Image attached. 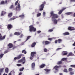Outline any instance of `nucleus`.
<instances>
[{"instance_id":"obj_1","label":"nucleus","mask_w":75,"mask_h":75,"mask_svg":"<svg viewBox=\"0 0 75 75\" xmlns=\"http://www.w3.org/2000/svg\"><path fill=\"white\" fill-rule=\"evenodd\" d=\"M60 66H58L57 65H56L55 66H54V68L53 69V72L54 73H57L58 71H59V70H58V68L60 67Z\"/></svg>"},{"instance_id":"obj_2","label":"nucleus","mask_w":75,"mask_h":75,"mask_svg":"<svg viewBox=\"0 0 75 75\" xmlns=\"http://www.w3.org/2000/svg\"><path fill=\"white\" fill-rule=\"evenodd\" d=\"M50 14L52 16H53L52 17V19H55V18H58V16L54 13V11H51V12Z\"/></svg>"},{"instance_id":"obj_3","label":"nucleus","mask_w":75,"mask_h":75,"mask_svg":"<svg viewBox=\"0 0 75 75\" xmlns=\"http://www.w3.org/2000/svg\"><path fill=\"white\" fill-rule=\"evenodd\" d=\"M29 31L30 32H31V31H34V32H35L36 31V28H34L33 27V25H30L29 26Z\"/></svg>"},{"instance_id":"obj_4","label":"nucleus","mask_w":75,"mask_h":75,"mask_svg":"<svg viewBox=\"0 0 75 75\" xmlns=\"http://www.w3.org/2000/svg\"><path fill=\"white\" fill-rule=\"evenodd\" d=\"M45 4V2H44L39 7L40 10V11H42L43 10L44 8V5Z\"/></svg>"},{"instance_id":"obj_5","label":"nucleus","mask_w":75,"mask_h":75,"mask_svg":"<svg viewBox=\"0 0 75 75\" xmlns=\"http://www.w3.org/2000/svg\"><path fill=\"white\" fill-rule=\"evenodd\" d=\"M25 57H24L21 59L18 60V62H23V64H25Z\"/></svg>"},{"instance_id":"obj_6","label":"nucleus","mask_w":75,"mask_h":75,"mask_svg":"<svg viewBox=\"0 0 75 75\" xmlns=\"http://www.w3.org/2000/svg\"><path fill=\"white\" fill-rule=\"evenodd\" d=\"M42 43L43 45H48V44H50V42L48 41H43L42 42Z\"/></svg>"},{"instance_id":"obj_7","label":"nucleus","mask_w":75,"mask_h":75,"mask_svg":"<svg viewBox=\"0 0 75 75\" xmlns=\"http://www.w3.org/2000/svg\"><path fill=\"white\" fill-rule=\"evenodd\" d=\"M68 30L70 31H74L75 30V29L74 27L70 26L68 28Z\"/></svg>"},{"instance_id":"obj_8","label":"nucleus","mask_w":75,"mask_h":75,"mask_svg":"<svg viewBox=\"0 0 75 75\" xmlns=\"http://www.w3.org/2000/svg\"><path fill=\"white\" fill-rule=\"evenodd\" d=\"M16 11H18L20 10V3H18V6L16 8Z\"/></svg>"},{"instance_id":"obj_9","label":"nucleus","mask_w":75,"mask_h":75,"mask_svg":"<svg viewBox=\"0 0 75 75\" xmlns=\"http://www.w3.org/2000/svg\"><path fill=\"white\" fill-rule=\"evenodd\" d=\"M5 38H6V35H4L2 37V35H1V34L0 33V41L1 40H4L5 39Z\"/></svg>"},{"instance_id":"obj_10","label":"nucleus","mask_w":75,"mask_h":75,"mask_svg":"<svg viewBox=\"0 0 75 75\" xmlns=\"http://www.w3.org/2000/svg\"><path fill=\"white\" fill-rule=\"evenodd\" d=\"M21 56H22V55L20 54L18 57H14V59L15 60H16V59H20L21 57Z\"/></svg>"},{"instance_id":"obj_11","label":"nucleus","mask_w":75,"mask_h":75,"mask_svg":"<svg viewBox=\"0 0 75 75\" xmlns=\"http://www.w3.org/2000/svg\"><path fill=\"white\" fill-rule=\"evenodd\" d=\"M62 55H66L68 54V52L66 51H64L62 52Z\"/></svg>"},{"instance_id":"obj_12","label":"nucleus","mask_w":75,"mask_h":75,"mask_svg":"<svg viewBox=\"0 0 75 75\" xmlns=\"http://www.w3.org/2000/svg\"><path fill=\"white\" fill-rule=\"evenodd\" d=\"M21 16H17L16 17V18H18L19 17H20ZM16 17L13 16V18H11L10 19V20H15L16 18Z\"/></svg>"},{"instance_id":"obj_13","label":"nucleus","mask_w":75,"mask_h":75,"mask_svg":"<svg viewBox=\"0 0 75 75\" xmlns=\"http://www.w3.org/2000/svg\"><path fill=\"white\" fill-rule=\"evenodd\" d=\"M35 67V63H33L31 64V68L33 70L34 69V68Z\"/></svg>"},{"instance_id":"obj_14","label":"nucleus","mask_w":75,"mask_h":75,"mask_svg":"<svg viewBox=\"0 0 75 75\" xmlns=\"http://www.w3.org/2000/svg\"><path fill=\"white\" fill-rule=\"evenodd\" d=\"M52 21H53V23H54V24H57V23H58V20L57 19H54L52 20Z\"/></svg>"},{"instance_id":"obj_15","label":"nucleus","mask_w":75,"mask_h":75,"mask_svg":"<svg viewBox=\"0 0 75 75\" xmlns=\"http://www.w3.org/2000/svg\"><path fill=\"white\" fill-rule=\"evenodd\" d=\"M4 69V68L0 69V75H1V73L3 72Z\"/></svg>"},{"instance_id":"obj_16","label":"nucleus","mask_w":75,"mask_h":75,"mask_svg":"<svg viewBox=\"0 0 75 75\" xmlns=\"http://www.w3.org/2000/svg\"><path fill=\"white\" fill-rule=\"evenodd\" d=\"M13 27V26L11 25H8L7 26V28L8 30H10Z\"/></svg>"},{"instance_id":"obj_17","label":"nucleus","mask_w":75,"mask_h":75,"mask_svg":"<svg viewBox=\"0 0 75 75\" xmlns=\"http://www.w3.org/2000/svg\"><path fill=\"white\" fill-rule=\"evenodd\" d=\"M6 12L4 11H2L1 14V16H3L4 14H6Z\"/></svg>"},{"instance_id":"obj_18","label":"nucleus","mask_w":75,"mask_h":75,"mask_svg":"<svg viewBox=\"0 0 75 75\" xmlns=\"http://www.w3.org/2000/svg\"><path fill=\"white\" fill-rule=\"evenodd\" d=\"M35 54H36V52H32L31 53V56L32 57H34V55H35Z\"/></svg>"},{"instance_id":"obj_19","label":"nucleus","mask_w":75,"mask_h":75,"mask_svg":"<svg viewBox=\"0 0 75 75\" xmlns=\"http://www.w3.org/2000/svg\"><path fill=\"white\" fill-rule=\"evenodd\" d=\"M74 13L73 12H67L65 13V14H66V15H70V14H73Z\"/></svg>"},{"instance_id":"obj_20","label":"nucleus","mask_w":75,"mask_h":75,"mask_svg":"<svg viewBox=\"0 0 75 75\" xmlns=\"http://www.w3.org/2000/svg\"><path fill=\"white\" fill-rule=\"evenodd\" d=\"M20 34H21V33L17 32H16L14 33V35H19Z\"/></svg>"},{"instance_id":"obj_21","label":"nucleus","mask_w":75,"mask_h":75,"mask_svg":"<svg viewBox=\"0 0 75 75\" xmlns=\"http://www.w3.org/2000/svg\"><path fill=\"white\" fill-rule=\"evenodd\" d=\"M44 70L46 71L47 74H48V73L49 72L51 71L50 69H44Z\"/></svg>"},{"instance_id":"obj_22","label":"nucleus","mask_w":75,"mask_h":75,"mask_svg":"<svg viewBox=\"0 0 75 75\" xmlns=\"http://www.w3.org/2000/svg\"><path fill=\"white\" fill-rule=\"evenodd\" d=\"M9 48H12L13 47V44L11 43H9L8 45Z\"/></svg>"},{"instance_id":"obj_23","label":"nucleus","mask_w":75,"mask_h":75,"mask_svg":"<svg viewBox=\"0 0 75 75\" xmlns=\"http://www.w3.org/2000/svg\"><path fill=\"white\" fill-rule=\"evenodd\" d=\"M12 15H13V13H9L8 14V17H11L12 16Z\"/></svg>"},{"instance_id":"obj_24","label":"nucleus","mask_w":75,"mask_h":75,"mask_svg":"<svg viewBox=\"0 0 75 75\" xmlns=\"http://www.w3.org/2000/svg\"><path fill=\"white\" fill-rule=\"evenodd\" d=\"M63 35H69V33L68 32H66L62 34Z\"/></svg>"},{"instance_id":"obj_25","label":"nucleus","mask_w":75,"mask_h":75,"mask_svg":"<svg viewBox=\"0 0 75 75\" xmlns=\"http://www.w3.org/2000/svg\"><path fill=\"white\" fill-rule=\"evenodd\" d=\"M36 44V43L34 42L32 44L31 47H34L35 46Z\"/></svg>"},{"instance_id":"obj_26","label":"nucleus","mask_w":75,"mask_h":75,"mask_svg":"<svg viewBox=\"0 0 75 75\" xmlns=\"http://www.w3.org/2000/svg\"><path fill=\"white\" fill-rule=\"evenodd\" d=\"M45 66V64H42L40 66V68H44V67Z\"/></svg>"},{"instance_id":"obj_27","label":"nucleus","mask_w":75,"mask_h":75,"mask_svg":"<svg viewBox=\"0 0 75 75\" xmlns=\"http://www.w3.org/2000/svg\"><path fill=\"white\" fill-rule=\"evenodd\" d=\"M31 37V36H28L26 40L25 41L26 42L28 41V40H29V39H30V38Z\"/></svg>"},{"instance_id":"obj_28","label":"nucleus","mask_w":75,"mask_h":75,"mask_svg":"<svg viewBox=\"0 0 75 75\" xmlns=\"http://www.w3.org/2000/svg\"><path fill=\"white\" fill-rule=\"evenodd\" d=\"M5 71L6 73H8V68H6Z\"/></svg>"},{"instance_id":"obj_29","label":"nucleus","mask_w":75,"mask_h":75,"mask_svg":"<svg viewBox=\"0 0 75 75\" xmlns=\"http://www.w3.org/2000/svg\"><path fill=\"white\" fill-rule=\"evenodd\" d=\"M58 43H61L62 42V39H59L58 40Z\"/></svg>"},{"instance_id":"obj_30","label":"nucleus","mask_w":75,"mask_h":75,"mask_svg":"<svg viewBox=\"0 0 75 75\" xmlns=\"http://www.w3.org/2000/svg\"><path fill=\"white\" fill-rule=\"evenodd\" d=\"M62 64V62L61 61H59L57 63V65H60Z\"/></svg>"},{"instance_id":"obj_31","label":"nucleus","mask_w":75,"mask_h":75,"mask_svg":"<svg viewBox=\"0 0 75 75\" xmlns=\"http://www.w3.org/2000/svg\"><path fill=\"white\" fill-rule=\"evenodd\" d=\"M72 52H70L68 55H67V57H69V56H71L72 55Z\"/></svg>"},{"instance_id":"obj_32","label":"nucleus","mask_w":75,"mask_h":75,"mask_svg":"<svg viewBox=\"0 0 75 75\" xmlns=\"http://www.w3.org/2000/svg\"><path fill=\"white\" fill-rule=\"evenodd\" d=\"M41 13H38L37 15V16L38 17L41 16Z\"/></svg>"},{"instance_id":"obj_33","label":"nucleus","mask_w":75,"mask_h":75,"mask_svg":"<svg viewBox=\"0 0 75 75\" xmlns=\"http://www.w3.org/2000/svg\"><path fill=\"white\" fill-rule=\"evenodd\" d=\"M67 58H63L61 59V61H65L66 60H67Z\"/></svg>"},{"instance_id":"obj_34","label":"nucleus","mask_w":75,"mask_h":75,"mask_svg":"<svg viewBox=\"0 0 75 75\" xmlns=\"http://www.w3.org/2000/svg\"><path fill=\"white\" fill-rule=\"evenodd\" d=\"M21 18H24V15H20Z\"/></svg>"},{"instance_id":"obj_35","label":"nucleus","mask_w":75,"mask_h":75,"mask_svg":"<svg viewBox=\"0 0 75 75\" xmlns=\"http://www.w3.org/2000/svg\"><path fill=\"white\" fill-rule=\"evenodd\" d=\"M64 72H66V73H68V71L66 69H64Z\"/></svg>"},{"instance_id":"obj_36","label":"nucleus","mask_w":75,"mask_h":75,"mask_svg":"<svg viewBox=\"0 0 75 75\" xmlns=\"http://www.w3.org/2000/svg\"><path fill=\"white\" fill-rule=\"evenodd\" d=\"M56 38H49L48 39V40H50V41H52V39H54Z\"/></svg>"},{"instance_id":"obj_37","label":"nucleus","mask_w":75,"mask_h":75,"mask_svg":"<svg viewBox=\"0 0 75 75\" xmlns=\"http://www.w3.org/2000/svg\"><path fill=\"white\" fill-rule=\"evenodd\" d=\"M5 3V2L4 1H2L1 3L0 4H4Z\"/></svg>"},{"instance_id":"obj_38","label":"nucleus","mask_w":75,"mask_h":75,"mask_svg":"<svg viewBox=\"0 0 75 75\" xmlns=\"http://www.w3.org/2000/svg\"><path fill=\"white\" fill-rule=\"evenodd\" d=\"M24 70V67L20 69L19 71H23Z\"/></svg>"},{"instance_id":"obj_39","label":"nucleus","mask_w":75,"mask_h":75,"mask_svg":"<svg viewBox=\"0 0 75 75\" xmlns=\"http://www.w3.org/2000/svg\"><path fill=\"white\" fill-rule=\"evenodd\" d=\"M62 12V10H61L60 11H59V12L58 14H61Z\"/></svg>"},{"instance_id":"obj_40","label":"nucleus","mask_w":75,"mask_h":75,"mask_svg":"<svg viewBox=\"0 0 75 75\" xmlns=\"http://www.w3.org/2000/svg\"><path fill=\"white\" fill-rule=\"evenodd\" d=\"M53 31V29H50L48 31V32H52Z\"/></svg>"},{"instance_id":"obj_41","label":"nucleus","mask_w":75,"mask_h":75,"mask_svg":"<svg viewBox=\"0 0 75 75\" xmlns=\"http://www.w3.org/2000/svg\"><path fill=\"white\" fill-rule=\"evenodd\" d=\"M24 35H23V34H21L20 36V38H23V37H24Z\"/></svg>"},{"instance_id":"obj_42","label":"nucleus","mask_w":75,"mask_h":75,"mask_svg":"<svg viewBox=\"0 0 75 75\" xmlns=\"http://www.w3.org/2000/svg\"><path fill=\"white\" fill-rule=\"evenodd\" d=\"M3 55H4V54H1L0 55V59H1V58L3 57Z\"/></svg>"},{"instance_id":"obj_43","label":"nucleus","mask_w":75,"mask_h":75,"mask_svg":"<svg viewBox=\"0 0 75 75\" xmlns=\"http://www.w3.org/2000/svg\"><path fill=\"white\" fill-rule=\"evenodd\" d=\"M69 71H72V69L71 68H69Z\"/></svg>"},{"instance_id":"obj_44","label":"nucleus","mask_w":75,"mask_h":75,"mask_svg":"<svg viewBox=\"0 0 75 75\" xmlns=\"http://www.w3.org/2000/svg\"><path fill=\"white\" fill-rule=\"evenodd\" d=\"M18 0L15 3V4L16 6L17 4V3H18Z\"/></svg>"},{"instance_id":"obj_45","label":"nucleus","mask_w":75,"mask_h":75,"mask_svg":"<svg viewBox=\"0 0 75 75\" xmlns=\"http://www.w3.org/2000/svg\"><path fill=\"white\" fill-rule=\"evenodd\" d=\"M44 52H47V49L46 48H45L44 49Z\"/></svg>"},{"instance_id":"obj_46","label":"nucleus","mask_w":75,"mask_h":75,"mask_svg":"<svg viewBox=\"0 0 75 75\" xmlns=\"http://www.w3.org/2000/svg\"><path fill=\"white\" fill-rule=\"evenodd\" d=\"M74 72H70V75H74Z\"/></svg>"},{"instance_id":"obj_47","label":"nucleus","mask_w":75,"mask_h":75,"mask_svg":"<svg viewBox=\"0 0 75 75\" xmlns=\"http://www.w3.org/2000/svg\"><path fill=\"white\" fill-rule=\"evenodd\" d=\"M34 57V56H30V59H31V60L33 59V57Z\"/></svg>"},{"instance_id":"obj_48","label":"nucleus","mask_w":75,"mask_h":75,"mask_svg":"<svg viewBox=\"0 0 75 75\" xmlns=\"http://www.w3.org/2000/svg\"><path fill=\"white\" fill-rule=\"evenodd\" d=\"M66 8H63L61 10H62V11H64V10H65Z\"/></svg>"},{"instance_id":"obj_49","label":"nucleus","mask_w":75,"mask_h":75,"mask_svg":"<svg viewBox=\"0 0 75 75\" xmlns=\"http://www.w3.org/2000/svg\"><path fill=\"white\" fill-rule=\"evenodd\" d=\"M17 65L18 67H20V66H21V64H17Z\"/></svg>"},{"instance_id":"obj_50","label":"nucleus","mask_w":75,"mask_h":75,"mask_svg":"<svg viewBox=\"0 0 75 75\" xmlns=\"http://www.w3.org/2000/svg\"><path fill=\"white\" fill-rule=\"evenodd\" d=\"M41 32V30H39L37 31V33H38V34H39V33H40Z\"/></svg>"},{"instance_id":"obj_51","label":"nucleus","mask_w":75,"mask_h":75,"mask_svg":"<svg viewBox=\"0 0 75 75\" xmlns=\"http://www.w3.org/2000/svg\"><path fill=\"white\" fill-rule=\"evenodd\" d=\"M70 67H75V65H70Z\"/></svg>"},{"instance_id":"obj_52","label":"nucleus","mask_w":75,"mask_h":75,"mask_svg":"<svg viewBox=\"0 0 75 75\" xmlns=\"http://www.w3.org/2000/svg\"><path fill=\"white\" fill-rule=\"evenodd\" d=\"M43 16L45 17V12H44L43 13Z\"/></svg>"},{"instance_id":"obj_53","label":"nucleus","mask_w":75,"mask_h":75,"mask_svg":"<svg viewBox=\"0 0 75 75\" xmlns=\"http://www.w3.org/2000/svg\"><path fill=\"white\" fill-rule=\"evenodd\" d=\"M12 74H14L15 72L13 71H11V72Z\"/></svg>"},{"instance_id":"obj_54","label":"nucleus","mask_w":75,"mask_h":75,"mask_svg":"<svg viewBox=\"0 0 75 75\" xmlns=\"http://www.w3.org/2000/svg\"><path fill=\"white\" fill-rule=\"evenodd\" d=\"M13 5H11V6L9 8H10V9H11V8H13Z\"/></svg>"},{"instance_id":"obj_55","label":"nucleus","mask_w":75,"mask_h":75,"mask_svg":"<svg viewBox=\"0 0 75 75\" xmlns=\"http://www.w3.org/2000/svg\"><path fill=\"white\" fill-rule=\"evenodd\" d=\"M61 49H62V48H59L57 49V50L58 51V50H61Z\"/></svg>"},{"instance_id":"obj_56","label":"nucleus","mask_w":75,"mask_h":75,"mask_svg":"<svg viewBox=\"0 0 75 75\" xmlns=\"http://www.w3.org/2000/svg\"><path fill=\"white\" fill-rule=\"evenodd\" d=\"M25 50H22V53H24V52H25Z\"/></svg>"},{"instance_id":"obj_57","label":"nucleus","mask_w":75,"mask_h":75,"mask_svg":"<svg viewBox=\"0 0 75 75\" xmlns=\"http://www.w3.org/2000/svg\"><path fill=\"white\" fill-rule=\"evenodd\" d=\"M57 42H58V40H55L54 41V42L55 44H57Z\"/></svg>"},{"instance_id":"obj_58","label":"nucleus","mask_w":75,"mask_h":75,"mask_svg":"<svg viewBox=\"0 0 75 75\" xmlns=\"http://www.w3.org/2000/svg\"><path fill=\"white\" fill-rule=\"evenodd\" d=\"M75 0H71V2H75Z\"/></svg>"},{"instance_id":"obj_59","label":"nucleus","mask_w":75,"mask_h":75,"mask_svg":"<svg viewBox=\"0 0 75 75\" xmlns=\"http://www.w3.org/2000/svg\"><path fill=\"white\" fill-rule=\"evenodd\" d=\"M8 52V51H6L4 52V54H6V53H7Z\"/></svg>"},{"instance_id":"obj_60","label":"nucleus","mask_w":75,"mask_h":75,"mask_svg":"<svg viewBox=\"0 0 75 75\" xmlns=\"http://www.w3.org/2000/svg\"><path fill=\"white\" fill-rule=\"evenodd\" d=\"M9 0H6L5 1V3H7V2L9 1Z\"/></svg>"},{"instance_id":"obj_61","label":"nucleus","mask_w":75,"mask_h":75,"mask_svg":"<svg viewBox=\"0 0 75 75\" xmlns=\"http://www.w3.org/2000/svg\"><path fill=\"white\" fill-rule=\"evenodd\" d=\"M22 75V72H20L19 74V75Z\"/></svg>"},{"instance_id":"obj_62","label":"nucleus","mask_w":75,"mask_h":75,"mask_svg":"<svg viewBox=\"0 0 75 75\" xmlns=\"http://www.w3.org/2000/svg\"><path fill=\"white\" fill-rule=\"evenodd\" d=\"M73 51H74V53L75 54V47H74L73 49Z\"/></svg>"},{"instance_id":"obj_63","label":"nucleus","mask_w":75,"mask_h":75,"mask_svg":"<svg viewBox=\"0 0 75 75\" xmlns=\"http://www.w3.org/2000/svg\"><path fill=\"white\" fill-rule=\"evenodd\" d=\"M73 16L74 17H75V13H74V14L73 15Z\"/></svg>"},{"instance_id":"obj_64","label":"nucleus","mask_w":75,"mask_h":75,"mask_svg":"<svg viewBox=\"0 0 75 75\" xmlns=\"http://www.w3.org/2000/svg\"><path fill=\"white\" fill-rule=\"evenodd\" d=\"M73 45L74 46H75V42H74V43L73 44Z\"/></svg>"}]
</instances>
